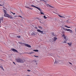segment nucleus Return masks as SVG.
Returning a JSON list of instances; mask_svg holds the SVG:
<instances>
[{
	"mask_svg": "<svg viewBox=\"0 0 76 76\" xmlns=\"http://www.w3.org/2000/svg\"><path fill=\"white\" fill-rule=\"evenodd\" d=\"M4 17H6L10 19H13V17L12 15H10L7 13L4 14Z\"/></svg>",
	"mask_w": 76,
	"mask_h": 76,
	"instance_id": "nucleus-2",
	"label": "nucleus"
},
{
	"mask_svg": "<svg viewBox=\"0 0 76 76\" xmlns=\"http://www.w3.org/2000/svg\"><path fill=\"white\" fill-rule=\"evenodd\" d=\"M36 34H37V33L35 32H32L31 34V35H35Z\"/></svg>",
	"mask_w": 76,
	"mask_h": 76,
	"instance_id": "nucleus-10",
	"label": "nucleus"
},
{
	"mask_svg": "<svg viewBox=\"0 0 76 76\" xmlns=\"http://www.w3.org/2000/svg\"><path fill=\"white\" fill-rule=\"evenodd\" d=\"M19 44H21V45H22V44H24V45H25L26 47H28V48H30L31 47V45H29L28 44H26L24 43H23L20 42H19Z\"/></svg>",
	"mask_w": 76,
	"mask_h": 76,
	"instance_id": "nucleus-3",
	"label": "nucleus"
},
{
	"mask_svg": "<svg viewBox=\"0 0 76 76\" xmlns=\"http://www.w3.org/2000/svg\"><path fill=\"white\" fill-rule=\"evenodd\" d=\"M15 60L18 63H23L25 61L24 59L20 58H16Z\"/></svg>",
	"mask_w": 76,
	"mask_h": 76,
	"instance_id": "nucleus-1",
	"label": "nucleus"
},
{
	"mask_svg": "<svg viewBox=\"0 0 76 76\" xmlns=\"http://www.w3.org/2000/svg\"><path fill=\"white\" fill-rule=\"evenodd\" d=\"M14 17H17V16H14Z\"/></svg>",
	"mask_w": 76,
	"mask_h": 76,
	"instance_id": "nucleus-42",
	"label": "nucleus"
},
{
	"mask_svg": "<svg viewBox=\"0 0 76 76\" xmlns=\"http://www.w3.org/2000/svg\"><path fill=\"white\" fill-rule=\"evenodd\" d=\"M64 26L66 28H70V27H68L67 26Z\"/></svg>",
	"mask_w": 76,
	"mask_h": 76,
	"instance_id": "nucleus-21",
	"label": "nucleus"
},
{
	"mask_svg": "<svg viewBox=\"0 0 76 76\" xmlns=\"http://www.w3.org/2000/svg\"><path fill=\"white\" fill-rule=\"evenodd\" d=\"M0 68H1V69H2V70H4V69H3V67L2 66H0Z\"/></svg>",
	"mask_w": 76,
	"mask_h": 76,
	"instance_id": "nucleus-22",
	"label": "nucleus"
},
{
	"mask_svg": "<svg viewBox=\"0 0 76 76\" xmlns=\"http://www.w3.org/2000/svg\"><path fill=\"white\" fill-rule=\"evenodd\" d=\"M35 29H38V28L37 26L35 27Z\"/></svg>",
	"mask_w": 76,
	"mask_h": 76,
	"instance_id": "nucleus-29",
	"label": "nucleus"
},
{
	"mask_svg": "<svg viewBox=\"0 0 76 76\" xmlns=\"http://www.w3.org/2000/svg\"><path fill=\"white\" fill-rule=\"evenodd\" d=\"M52 36H54V33H53L52 34Z\"/></svg>",
	"mask_w": 76,
	"mask_h": 76,
	"instance_id": "nucleus-32",
	"label": "nucleus"
},
{
	"mask_svg": "<svg viewBox=\"0 0 76 76\" xmlns=\"http://www.w3.org/2000/svg\"><path fill=\"white\" fill-rule=\"evenodd\" d=\"M38 27H39V28H40V29H42V27H41V26H39Z\"/></svg>",
	"mask_w": 76,
	"mask_h": 76,
	"instance_id": "nucleus-25",
	"label": "nucleus"
},
{
	"mask_svg": "<svg viewBox=\"0 0 76 76\" xmlns=\"http://www.w3.org/2000/svg\"><path fill=\"white\" fill-rule=\"evenodd\" d=\"M44 18L45 19H47V18L46 17H45V16L44 15V16H43Z\"/></svg>",
	"mask_w": 76,
	"mask_h": 76,
	"instance_id": "nucleus-26",
	"label": "nucleus"
},
{
	"mask_svg": "<svg viewBox=\"0 0 76 76\" xmlns=\"http://www.w3.org/2000/svg\"><path fill=\"white\" fill-rule=\"evenodd\" d=\"M62 37H63L64 39H66V36H65V35L64 34H63V35H62Z\"/></svg>",
	"mask_w": 76,
	"mask_h": 76,
	"instance_id": "nucleus-11",
	"label": "nucleus"
},
{
	"mask_svg": "<svg viewBox=\"0 0 76 76\" xmlns=\"http://www.w3.org/2000/svg\"><path fill=\"white\" fill-rule=\"evenodd\" d=\"M75 40H76V39Z\"/></svg>",
	"mask_w": 76,
	"mask_h": 76,
	"instance_id": "nucleus-45",
	"label": "nucleus"
},
{
	"mask_svg": "<svg viewBox=\"0 0 76 76\" xmlns=\"http://www.w3.org/2000/svg\"><path fill=\"white\" fill-rule=\"evenodd\" d=\"M18 17H20V18H22V17L20 16V15H19Z\"/></svg>",
	"mask_w": 76,
	"mask_h": 76,
	"instance_id": "nucleus-33",
	"label": "nucleus"
},
{
	"mask_svg": "<svg viewBox=\"0 0 76 76\" xmlns=\"http://www.w3.org/2000/svg\"><path fill=\"white\" fill-rule=\"evenodd\" d=\"M37 32H39V33H40V34H42V35H44V34H45V33H44L43 32V31H41L39 29H37Z\"/></svg>",
	"mask_w": 76,
	"mask_h": 76,
	"instance_id": "nucleus-5",
	"label": "nucleus"
},
{
	"mask_svg": "<svg viewBox=\"0 0 76 76\" xmlns=\"http://www.w3.org/2000/svg\"><path fill=\"white\" fill-rule=\"evenodd\" d=\"M35 61V62H37V61L35 60V61Z\"/></svg>",
	"mask_w": 76,
	"mask_h": 76,
	"instance_id": "nucleus-37",
	"label": "nucleus"
},
{
	"mask_svg": "<svg viewBox=\"0 0 76 76\" xmlns=\"http://www.w3.org/2000/svg\"><path fill=\"white\" fill-rule=\"evenodd\" d=\"M69 64H71V65L72 64L71 63H70V62H69Z\"/></svg>",
	"mask_w": 76,
	"mask_h": 76,
	"instance_id": "nucleus-35",
	"label": "nucleus"
},
{
	"mask_svg": "<svg viewBox=\"0 0 76 76\" xmlns=\"http://www.w3.org/2000/svg\"><path fill=\"white\" fill-rule=\"evenodd\" d=\"M69 20H67L66 21V23H70V22L69 21Z\"/></svg>",
	"mask_w": 76,
	"mask_h": 76,
	"instance_id": "nucleus-23",
	"label": "nucleus"
},
{
	"mask_svg": "<svg viewBox=\"0 0 76 76\" xmlns=\"http://www.w3.org/2000/svg\"><path fill=\"white\" fill-rule=\"evenodd\" d=\"M38 10H39V11L40 12V13L41 14V15H42V14L45 15V14L44 13L42 12L41 10V9H40V8H39L38 9Z\"/></svg>",
	"mask_w": 76,
	"mask_h": 76,
	"instance_id": "nucleus-9",
	"label": "nucleus"
},
{
	"mask_svg": "<svg viewBox=\"0 0 76 76\" xmlns=\"http://www.w3.org/2000/svg\"><path fill=\"white\" fill-rule=\"evenodd\" d=\"M3 11L4 12V14H6V13H7V11H6V10H4V9H3Z\"/></svg>",
	"mask_w": 76,
	"mask_h": 76,
	"instance_id": "nucleus-13",
	"label": "nucleus"
},
{
	"mask_svg": "<svg viewBox=\"0 0 76 76\" xmlns=\"http://www.w3.org/2000/svg\"><path fill=\"white\" fill-rule=\"evenodd\" d=\"M27 71H28V72H30L31 71V70H29L28 69L27 70Z\"/></svg>",
	"mask_w": 76,
	"mask_h": 76,
	"instance_id": "nucleus-34",
	"label": "nucleus"
},
{
	"mask_svg": "<svg viewBox=\"0 0 76 76\" xmlns=\"http://www.w3.org/2000/svg\"><path fill=\"white\" fill-rule=\"evenodd\" d=\"M17 37L18 38H20V36H17Z\"/></svg>",
	"mask_w": 76,
	"mask_h": 76,
	"instance_id": "nucleus-27",
	"label": "nucleus"
},
{
	"mask_svg": "<svg viewBox=\"0 0 76 76\" xmlns=\"http://www.w3.org/2000/svg\"><path fill=\"white\" fill-rule=\"evenodd\" d=\"M62 29H63V30H64V31H68L69 32H70V33H71V34L73 33V31H72V30H71L67 28H64V27H62Z\"/></svg>",
	"mask_w": 76,
	"mask_h": 76,
	"instance_id": "nucleus-4",
	"label": "nucleus"
},
{
	"mask_svg": "<svg viewBox=\"0 0 76 76\" xmlns=\"http://www.w3.org/2000/svg\"><path fill=\"white\" fill-rule=\"evenodd\" d=\"M57 38L56 37H54L53 38V40L54 41H56V40H57Z\"/></svg>",
	"mask_w": 76,
	"mask_h": 76,
	"instance_id": "nucleus-18",
	"label": "nucleus"
},
{
	"mask_svg": "<svg viewBox=\"0 0 76 76\" xmlns=\"http://www.w3.org/2000/svg\"><path fill=\"white\" fill-rule=\"evenodd\" d=\"M34 52H32L31 53H30L29 54H34Z\"/></svg>",
	"mask_w": 76,
	"mask_h": 76,
	"instance_id": "nucleus-24",
	"label": "nucleus"
},
{
	"mask_svg": "<svg viewBox=\"0 0 76 76\" xmlns=\"http://www.w3.org/2000/svg\"><path fill=\"white\" fill-rule=\"evenodd\" d=\"M13 63L14 64H15V62H13Z\"/></svg>",
	"mask_w": 76,
	"mask_h": 76,
	"instance_id": "nucleus-40",
	"label": "nucleus"
},
{
	"mask_svg": "<svg viewBox=\"0 0 76 76\" xmlns=\"http://www.w3.org/2000/svg\"><path fill=\"white\" fill-rule=\"evenodd\" d=\"M11 51H14V52H16V53H18V50H17L13 48L11 49Z\"/></svg>",
	"mask_w": 76,
	"mask_h": 76,
	"instance_id": "nucleus-8",
	"label": "nucleus"
},
{
	"mask_svg": "<svg viewBox=\"0 0 76 76\" xmlns=\"http://www.w3.org/2000/svg\"><path fill=\"white\" fill-rule=\"evenodd\" d=\"M33 51H35V52H38V50H33Z\"/></svg>",
	"mask_w": 76,
	"mask_h": 76,
	"instance_id": "nucleus-20",
	"label": "nucleus"
},
{
	"mask_svg": "<svg viewBox=\"0 0 76 76\" xmlns=\"http://www.w3.org/2000/svg\"><path fill=\"white\" fill-rule=\"evenodd\" d=\"M44 0H40V1H43Z\"/></svg>",
	"mask_w": 76,
	"mask_h": 76,
	"instance_id": "nucleus-43",
	"label": "nucleus"
},
{
	"mask_svg": "<svg viewBox=\"0 0 76 76\" xmlns=\"http://www.w3.org/2000/svg\"><path fill=\"white\" fill-rule=\"evenodd\" d=\"M53 12V13H55V12Z\"/></svg>",
	"mask_w": 76,
	"mask_h": 76,
	"instance_id": "nucleus-44",
	"label": "nucleus"
},
{
	"mask_svg": "<svg viewBox=\"0 0 76 76\" xmlns=\"http://www.w3.org/2000/svg\"><path fill=\"white\" fill-rule=\"evenodd\" d=\"M58 16H59V17H60V18H65V17L63 16H62L59 15H58Z\"/></svg>",
	"mask_w": 76,
	"mask_h": 76,
	"instance_id": "nucleus-15",
	"label": "nucleus"
},
{
	"mask_svg": "<svg viewBox=\"0 0 76 76\" xmlns=\"http://www.w3.org/2000/svg\"><path fill=\"white\" fill-rule=\"evenodd\" d=\"M13 35H15V34L12 33H10L9 34L10 37H11V38H12L13 37H14V36Z\"/></svg>",
	"mask_w": 76,
	"mask_h": 76,
	"instance_id": "nucleus-7",
	"label": "nucleus"
},
{
	"mask_svg": "<svg viewBox=\"0 0 76 76\" xmlns=\"http://www.w3.org/2000/svg\"><path fill=\"white\" fill-rule=\"evenodd\" d=\"M3 17L0 18V22H1V21H3Z\"/></svg>",
	"mask_w": 76,
	"mask_h": 76,
	"instance_id": "nucleus-17",
	"label": "nucleus"
},
{
	"mask_svg": "<svg viewBox=\"0 0 76 76\" xmlns=\"http://www.w3.org/2000/svg\"><path fill=\"white\" fill-rule=\"evenodd\" d=\"M67 44H68L69 45L70 47H71V46H72V43H68Z\"/></svg>",
	"mask_w": 76,
	"mask_h": 76,
	"instance_id": "nucleus-19",
	"label": "nucleus"
},
{
	"mask_svg": "<svg viewBox=\"0 0 76 76\" xmlns=\"http://www.w3.org/2000/svg\"><path fill=\"white\" fill-rule=\"evenodd\" d=\"M28 9H31V10H32V9H33L29 7H28Z\"/></svg>",
	"mask_w": 76,
	"mask_h": 76,
	"instance_id": "nucleus-28",
	"label": "nucleus"
},
{
	"mask_svg": "<svg viewBox=\"0 0 76 76\" xmlns=\"http://www.w3.org/2000/svg\"><path fill=\"white\" fill-rule=\"evenodd\" d=\"M4 9H5V10H7V9H6V8H4Z\"/></svg>",
	"mask_w": 76,
	"mask_h": 76,
	"instance_id": "nucleus-39",
	"label": "nucleus"
},
{
	"mask_svg": "<svg viewBox=\"0 0 76 76\" xmlns=\"http://www.w3.org/2000/svg\"><path fill=\"white\" fill-rule=\"evenodd\" d=\"M11 13H12L13 14V15H15V13H13V12H11Z\"/></svg>",
	"mask_w": 76,
	"mask_h": 76,
	"instance_id": "nucleus-30",
	"label": "nucleus"
},
{
	"mask_svg": "<svg viewBox=\"0 0 76 76\" xmlns=\"http://www.w3.org/2000/svg\"><path fill=\"white\" fill-rule=\"evenodd\" d=\"M62 43H65V44H67V40H65L64 41V42H62Z\"/></svg>",
	"mask_w": 76,
	"mask_h": 76,
	"instance_id": "nucleus-16",
	"label": "nucleus"
},
{
	"mask_svg": "<svg viewBox=\"0 0 76 76\" xmlns=\"http://www.w3.org/2000/svg\"><path fill=\"white\" fill-rule=\"evenodd\" d=\"M3 5H2L1 4H0V6H2Z\"/></svg>",
	"mask_w": 76,
	"mask_h": 76,
	"instance_id": "nucleus-36",
	"label": "nucleus"
},
{
	"mask_svg": "<svg viewBox=\"0 0 76 76\" xmlns=\"http://www.w3.org/2000/svg\"><path fill=\"white\" fill-rule=\"evenodd\" d=\"M47 6L48 7H51V8H53V7H52V6L49 5V4H47Z\"/></svg>",
	"mask_w": 76,
	"mask_h": 76,
	"instance_id": "nucleus-14",
	"label": "nucleus"
},
{
	"mask_svg": "<svg viewBox=\"0 0 76 76\" xmlns=\"http://www.w3.org/2000/svg\"><path fill=\"white\" fill-rule=\"evenodd\" d=\"M0 60H1V61H3V60L2 59H0Z\"/></svg>",
	"mask_w": 76,
	"mask_h": 76,
	"instance_id": "nucleus-38",
	"label": "nucleus"
},
{
	"mask_svg": "<svg viewBox=\"0 0 76 76\" xmlns=\"http://www.w3.org/2000/svg\"><path fill=\"white\" fill-rule=\"evenodd\" d=\"M31 7H34L36 8L37 9H38L39 8L38 7H37L36 6H35L33 5H31Z\"/></svg>",
	"mask_w": 76,
	"mask_h": 76,
	"instance_id": "nucleus-12",
	"label": "nucleus"
},
{
	"mask_svg": "<svg viewBox=\"0 0 76 76\" xmlns=\"http://www.w3.org/2000/svg\"><path fill=\"white\" fill-rule=\"evenodd\" d=\"M59 63L60 64H61L62 63V61L60 60H58V61L55 60L54 62V64H56V63Z\"/></svg>",
	"mask_w": 76,
	"mask_h": 76,
	"instance_id": "nucleus-6",
	"label": "nucleus"
},
{
	"mask_svg": "<svg viewBox=\"0 0 76 76\" xmlns=\"http://www.w3.org/2000/svg\"><path fill=\"white\" fill-rule=\"evenodd\" d=\"M34 56V57H38V56Z\"/></svg>",
	"mask_w": 76,
	"mask_h": 76,
	"instance_id": "nucleus-31",
	"label": "nucleus"
},
{
	"mask_svg": "<svg viewBox=\"0 0 76 76\" xmlns=\"http://www.w3.org/2000/svg\"><path fill=\"white\" fill-rule=\"evenodd\" d=\"M26 7V8H28V7Z\"/></svg>",
	"mask_w": 76,
	"mask_h": 76,
	"instance_id": "nucleus-41",
	"label": "nucleus"
}]
</instances>
